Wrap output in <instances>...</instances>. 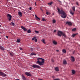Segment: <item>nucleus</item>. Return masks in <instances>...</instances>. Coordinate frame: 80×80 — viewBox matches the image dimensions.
Wrapping results in <instances>:
<instances>
[{
    "instance_id": "obj_1",
    "label": "nucleus",
    "mask_w": 80,
    "mask_h": 80,
    "mask_svg": "<svg viewBox=\"0 0 80 80\" xmlns=\"http://www.w3.org/2000/svg\"><path fill=\"white\" fill-rule=\"evenodd\" d=\"M37 60L38 61L36 62V63L37 64H38L39 65L41 66L44 65V62H45L44 59L38 58H37Z\"/></svg>"
},
{
    "instance_id": "obj_2",
    "label": "nucleus",
    "mask_w": 80,
    "mask_h": 80,
    "mask_svg": "<svg viewBox=\"0 0 80 80\" xmlns=\"http://www.w3.org/2000/svg\"><path fill=\"white\" fill-rule=\"evenodd\" d=\"M57 10L58 11L59 14H61L62 15L61 16L62 18H66V17H67V14L65 11L62 10L61 11L60 9L59 8H58Z\"/></svg>"
},
{
    "instance_id": "obj_3",
    "label": "nucleus",
    "mask_w": 80,
    "mask_h": 80,
    "mask_svg": "<svg viewBox=\"0 0 80 80\" xmlns=\"http://www.w3.org/2000/svg\"><path fill=\"white\" fill-rule=\"evenodd\" d=\"M32 67H33V68H40V66L36 64H33L32 66Z\"/></svg>"
},
{
    "instance_id": "obj_4",
    "label": "nucleus",
    "mask_w": 80,
    "mask_h": 80,
    "mask_svg": "<svg viewBox=\"0 0 80 80\" xmlns=\"http://www.w3.org/2000/svg\"><path fill=\"white\" fill-rule=\"evenodd\" d=\"M63 32L61 31H59L58 32V36H59V37H61V36H62V33Z\"/></svg>"
},
{
    "instance_id": "obj_5",
    "label": "nucleus",
    "mask_w": 80,
    "mask_h": 80,
    "mask_svg": "<svg viewBox=\"0 0 80 80\" xmlns=\"http://www.w3.org/2000/svg\"><path fill=\"white\" fill-rule=\"evenodd\" d=\"M0 75L1 77H5L7 76V75L5 74L4 72L0 71Z\"/></svg>"
},
{
    "instance_id": "obj_6",
    "label": "nucleus",
    "mask_w": 80,
    "mask_h": 80,
    "mask_svg": "<svg viewBox=\"0 0 80 80\" xmlns=\"http://www.w3.org/2000/svg\"><path fill=\"white\" fill-rule=\"evenodd\" d=\"M71 60L72 61V62H75V58H74V57H73V56H71Z\"/></svg>"
},
{
    "instance_id": "obj_7",
    "label": "nucleus",
    "mask_w": 80,
    "mask_h": 80,
    "mask_svg": "<svg viewBox=\"0 0 80 80\" xmlns=\"http://www.w3.org/2000/svg\"><path fill=\"white\" fill-rule=\"evenodd\" d=\"M66 24L67 25H69L70 26H71V25H72V23L71 22H66Z\"/></svg>"
},
{
    "instance_id": "obj_8",
    "label": "nucleus",
    "mask_w": 80,
    "mask_h": 80,
    "mask_svg": "<svg viewBox=\"0 0 80 80\" xmlns=\"http://www.w3.org/2000/svg\"><path fill=\"white\" fill-rule=\"evenodd\" d=\"M0 49L2 51H5V49L3 47L1 46V45H0Z\"/></svg>"
},
{
    "instance_id": "obj_9",
    "label": "nucleus",
    "mask_w": 80,
    "mask_h": 80,
    "mask_svg": "<svg viewBox=\"0 0 80 80\" xmlns=\"http://www.w3.org/2000/svg\"><path fill=\"white\" fill-rule=\"evenodd\" d=\"M21 28L23 29L24 31H27V29L23 26H21Z\"/></svg>"
},
{
    "instance_id": "obj_10",
    "label": "nucleus",
    "mask_w": 80,
    "mask_h": 80,
    "mask_svg": "<svg viewBox=\"0 0 80 80\" xmlns=\"http://www.w3.org/2000/svg\"><path fill=\"white\" fill-rule=\"evenodd\" d=\"M18 14L19 16L20 17H22V12H18Z\"/></svg>"
},
{
    "instance_id": "obj_11",
    "label": "nucleus",
    "mask_w": 80,
    "mask_h": 80,
    "mask_svg": "<svg viewBox=\"0 0 80 80\" xmlns=\"http://www.w3.org/2000/svg\"><path fill=\"white\" fill-rule=\"evenodd\" d=\"M55 70L57 72L58 71H59V68H58V67L55 68Z\"/></svg>"
},
{
    "instance_id": "obj_12",
    "label": "nucleus",
    "mask_w": 80,
    "mask_h": 80,
    "mask_svg": "<svg viewBox=\"0 0 80 80\" xmlns=\"http://www.w3.org/2000/svg\"><path fill=\"white\" fill-rule=\"evenodd\" d=\"M63 64L64 65H67V61L65 60H64L63 61Z\"/></svg>"
},
{
    "instance_id": "obj_13",
    "label": "nucleus",
    "mask_w": 80,
    "mask_h": 80,
    "mask_svg": "<svg viewBox=\"0 0 80 80\" xmlns=\"http://www.w3.org/2000/svg\"><path fill=\"white\" fill-rule=\"evenodd\" d=\"M25 74L27 75L28 76H31V74H30L28 72H26L25 73Z\"/></svg>"
},
{
    "instance_id": "obj_14",
    "label": "nucleus",
    "mask_w": 80,
    "mask_h": 80,
    "mask_svg": "<svg viewBox=\"0 0 80 80\" xmlns=\"http://www.w3.org/2000/svg\"><path fill=\"white\" fill-rule=\"evenodd\" d=\"M62 36H63V37H67L65 33H63V32H62Z\"/></svg>"
},
{
    "instance_id": "obj_15",
    "label": "nucleus",
    "mask_w": 80,
    "mask_h": 80,
    "mask_svg": "<svg viewBox=\"0 0 80 80\" xmlns=\"http://www.w3.org/2000/svg\"><path fill=\"white\" fill-rule=\"evenodd\" d=\"M7 17L8 18H12V17L11 16V15H10L9 14H8L7 15Z\"/></svg>"
},
{
    "instance_id": "obj_16",
    "label": "nucleus",
    "mask_w": 80,
    "mask_h": 80,
    "mask_svg": "<svg viewBox=\"0 0 80 80\" xmlns=\"http://www.w3.org/2000/svg\"><path fill=\"white\" fill-rule=\"evenodd\" d=\"M72 10L74 12H75V7L73 6L72 8Z\"/></svg>"
},
{
    "instance_id": "obj_17",
    "label": "nucleus",
    "mask_w": 80,
    "mask_h": 80,
    "mask_svg": "<svg viewBox=\"0 0 80 80\" xmlns=\"http://www.w3.org/2000/svg\"><path fill=\"white\" fill-rule=\"evenodd\" d=\"M62 52L63 53H65L67 52V51L66 50V49H64L62 50Z\"/></svg>"
},
{
    "instance_id": "obj_18",
    "label": "nucleus",
    "mask_w": 80,
    "mask_h": 80,
    "mask_svg": "<svg viewBox=\"0 0 80 80\" xmlns=\"http://www.w3.org/2000/svg\"><path fill=\"white\" fill-rule=\"evenodd\" d=\"M53 43L54 44V45H57V42L56 41H55V40H54L53 42Z\"/></svg>"
},
{
    "instance_id": "obj_19",
    "label": "nucleus",
    "mask_w": 80,
    "mask_h": 80,
    "mask_svg": "<svg viewBox=\"0 0 80 80\" xmlns=\"http://www.w3.org/2000/svg\"><path fill=\"white\" fill-rule=\"evenodd\" d=\"M10 25H12V26H15V23L13 22H11L10 24Z\"/></svg>"
},
{
    "instance_id": "obj_20",
    "label": "nucleus",
    "mask_w": 80,
    "mask_h": 80,
    "mask_svg": "<svg viewBox=\"0 0 80 80\" xmlns=\"http://www.w3.org/2000/svg\"><path fill=\"white\" fill-rule=\"evenodd\" d=\"M42 42V43H44V44H46V42H45V40H44V39H43L41 40Z\"/></svg>"
},
{
    "instance_id": "obj_21",
    "label": "nucleus",
    "mask_w": 80,
    "mask_h": 80,
    "mask_svg": "<svg viewBox=\"0 0 80 80\" xmlns=\"http://www.w3.org/2000/svg\"><path fill=\"white\" fill-rule=\"evenodd\" d=\"M27 32L28 33H31V30H30V29H29L27 31Z\"/></svg>"
},
{
    "instance_id": "obj_22",
    "label": "nucleus",
    "mask_w": 80,
    "mask_h": 80,
    "mask_svg": "<svg viewBox=\"0 0 80 80\" xmlns=\"http://www.w3.org/2000/svg\"><path fill=\"white\" fill-rule=\"evenodd\" d=\"M16 42L17 43H19L20 42V39H18Z\"/></svg>"
},
{
    "instance_id": "obj_23",
    "label": "nucleus",
    "mask_w": 80,
    "mask_h": 80,
    "mask_svg": "<svg viewBox=\"0 0 80 80\" xmlns=\"http://www.w3.org/2000/svg\"><path fill=\"white\" fill-rule=\"evenodd\" d=\"M30 55H36V54L33 53V52H32L31 54Z\"/></svg>"
},
{
    "instance_id": "obj_24",
    "label": "nucleus",
    "mask_w": 80,
    "mask_h": 80,
    "mask_svg": "<svg viewBox=\"0 0 80 80\" xmlns=\"http://www.w3.org/2000/svg\"><path fill=\"white\" fill-rule=\"evenodd\" d=\"M77 34H78V33L74 34H72V36L73 37H75V36H76Z\"/></svg>"
},
{
    "instance_id": "obj_25",
    "label": "nucleus",
    "mask_w": 80,
    "mask_h": 80,
    "mask_svg": "<svg viewBox=\"0 0 80 80\" xmlns=\"http://www.w3.org/2000/svg\"><path fill=\"white\" fill-rule=\"evenodd\" d=\"M75 73V71L74 70H72V74H74Z\"/></svg>"
},
{
    "instance_id": "obj_26",
    "label": "nucleus",
    "mask_w": 80,
    "mask_h": 80,
    "mask_svg": "<svg viewBox=\"0 0 80 80\" xmlns=\"http://www.w3.org/2000/svg\"><path fill=\"white\" fill-rule=\"evenodd\" d=\"M76 30H77V28H74L72 30V32H75V31H76Z\"/></svg>"
},
{
    "instance_id": "obj_27",
    "label": "nucleus",
    "mask_w": 80,
    "mask_h": 80,
    "mask_svg": "<svg viewBox=\"0 0 80 80\" xmlns=\"http://www.w3.org/2000/svg\"><path fill=\"white\" fill-rule=\"evenodd\" d=\"M22 79L23 80H27V79L25 78V77H24V76H22Z\"/></svg>"
},
{
    "instance_id": "obj_28",
    "label": "nucleus",
    "mask_w": 80,
    "mask_h": 80,
    "mask_svg": "<svg viewBox=\"0 0 80 80\" xmlns=\"http://www.w3.org/2000/svg\"><path fill=\"white\" fill-rule=\"evenodd\" d=\"M36 20H38V21H39V20H40V18H38V17H37L36 18Z\"/></svg>"
},
{
    "instance_id": "obj_29",
    "label": "nucleus",
    "mask_w": 80,
    "mask_h": 80,
    "mask_svg": "<svg viewBox=\"0 0 80 80\" xmlns=\"http://www.w3.org/2000/svg\"><path fill=\"white\" fill-rule=\"evenodd\" d=\"M37 38V37H34L33 38H32V40H34L35 39H36Z\"/></svg>"
},
{
    "instance_id": "obj_30",
    "label": "nucleus",
    "mask_w": 80,
    "mask_h": 80,
    "mask_svg": "<svg viewBox=\"0 0 80 80\" xmlns=\"http://www.w3.org/2000/svg\"><path fill=\"white\" fill-rule=\"evenodd\" d=\"M70 13L72 15H74V12H72V11H71L70 12Z\"/></svg>"
},
{
    "instance_id": "obj_31",
    "label": "nucleus",
    "mask_w": 80,
    "mask_h": 80,
    "mask_svg": "<svg viewBox=\"0 0 80 80\" xmlns=\"http://www.w3.org/2000/svg\"><path fill=\"white\" fill-rule=\"evenodd\" d=\"M52 22L53 23H56V20H55V19H53L52 20Z\"/></svg>"
},
{
    "instance_id": "obj_32",
    "label": "nucleus",
    "mask_w": 80,
    "mask_h": 80,
    "mask_svg": "<svg viewBox=\"0 0 80 80\" xmlns=\"http://www.w3.org/2000/svg\"><path fill=\"white\" fill-rule=\"evenodd\" d=\"M35 32H36V33H39V32L37 30L35 31Z\"/></svg>"
},
{
    "instance_id": "obj_33",
    "label": "nucleus",
    "mask_w": 80,
    "mask_h": 80,
    "mask_svg": "<svg viewBox=\"0 0 80 80\" xmlns=\"http://www.w3.org/2000/svg\"><path fill=\"white\" fill-rule=\"evenodd\" d=\"M8 19L9 21H10V20H11L12 19V18H8Z\"/></svg>"
},
{
    "instance_id": "obj_34",
    "label": "nucleus",
    "mask_w": 80,
    "mask_h": 80,
    "mask_svg": "<svg viewBox=\"0 0 80 80\" xmlns=\"http://www.w3.org/2000/svg\"><path fill=\"white\" fill-rule=\"evenodd\" d=\"M76 5H78V6H79V4H78V2H76Z\"/></svg>"
},
{
    "instance_id": "obj_35",
    "label": "nucleus",
    "mask_w": 80,
    "mask_h": 80,
    "mask_svg": "<svg viewBox=\"0 0 80 80\" xmlns=\"http://www.w3.org/2000/svg\"><path fill=\"white\" fill-rule=\"evenodd\" d=\"M9 53L10 55H11V56H13V54L11 52H10Z\"/></svg>"
},
{
    "instance_id": "obj_36",
    "label": "nucleus",
    "mask_w": 80,
    "mask_h": 80,
    "mask_svg": "<svg viewBox=\"0 0 80 80\" xmlns=\"http://www.w3.org/2000/svg\"><path fill=\"white\" fill-rule=\"evenodd\" d=\"M42 21H45V19L44 18H42Z\"/></svg>"
},
{
    "instance_id": "obj_37",
    "label": "nucleus",
    "mask_w": 80,
    "mask_h": 80,
    "mask_svg": "<svg viewBox=\"0 0 80 80\" xmlns=\"http://www.w3.org/2000/svg\"><path fill=\"white\" fill-rule=\"evenodd\" d=\"M46 15H49V12H46Z\"/></svg>"
},
{
    "instance_id": "obj_38",
    "label": "nucleus",
    "mask_w": 80,
    "mask_h": 80,
    "mask_svg": "<svg viewBox=\"0 0 80 80\" xmlns=\"http://www.w3.org/2000/svg\"><path fill=\"white\" fill-rule=\"evenodd\" d=\"M34 41L36 42H37V41H38L37 39H35L34 40Z\"/></svg>"
},
{
    "instance_id": "obj_39",
    "label": "nucleus",
    "mask_w": 80,
    "mask_h": 80,
    "mask_svg": "<svg viewBox=\"0 0 80 80\" xmlns=\"http://www.w3.org/2000/svg\"><path fill=\"white\" fill-rule=\"evenodd\" d=\"M31 52H32V51H33V48H31Z\"/></svg>"
},
{
    "instance_id": "obj_40",
    "label": "nucleus",
    "mask_w": 80,
    "mask_h": 80,
    "mask_svg": "<svg viewBox=\"0 0 80 80\" xmlns=\"http://www.w3.org/2000/svg\"><path fill=\"white\" fill-rule=\"evenodd\" d=\"M75 51H74L73 52V54H75Z\"/></svg>"
},
{
    "instance_id": "obj_41",
    "label": "nucleus",
    "mask_w": 80,
    "mask_h": 80,
    "mask_svg": "<svg viewBox=\"0 0 80 80\" xmlns=\"http://www.w3.org/2000/svg\"><path fill=\"white\" fill-rule=\"evenodd\" d=\"M54 80H60V79H54Z\"/></svg>"
},
{
    "instance_id": "obj_42",
    "label": "nucleus",
    "mask_w": 80,
    "mask_h": 80,
    "mask_svg": "<svg viewBox=\"0 0 80 80\" xmlns=\"http://www.w3.org/2000/svg\"><path fill=\"white\" fill-rule=\"evenodd\" d=\"M52 3H53V2H50V5H52Z\"/></svg>"
},
{
    "instance_id": "obj_43",
    "label": "nucleus",
    "mask_w": 80,
    "mask_h": 80,
    "mask_svg": "<svg viewBox=\"0 0 80 80\" xmlns=\"http://www.w3.org/2000/svg\"><path fill=\"white\" fill-rule=\"evenodd\" d=\"M29 10H32V7H30V8H29Z\"/></svg>"
},
{
    "instance_id": "obj_44",
    "label": "nucleus",
    "mask_w": 80,
    "mask_h": 80,
    "mask_svg": "<svg viewBox=\"0 0 80 80\" xmlns=\"http://www.w3.org/2000/svg\"><path fill=\"white\" fill-rule=\"evenodd\" d=\"M35 18H37V15L35 14Z\"/></svg>"
},
{
    "instance_id": "obj_45",
    "label": "nucleus",
    "mask_w": 80,
    "mask_h": 80,
    "mask_svg": "<svg viewBox=\"0 0 80 80\" xmlns=\"http://www.w3.org/2000/svg\"><path fill=\"white\" fill-rule=\"evenodd\" d=\"M56 32H57V30H55L54 31V33H55Z\"/></svg>"
},
{
    "instance_id": "obj_46",
    "label": "nucleus",
    "mask_w": 80,
    "mask_h": 80,
    "mask_svg": "<svg viewBox=\"0 0 80 80\" xmlns=\"http://www.w3.org/2000/svg\"><path fill=\"white\" fill-rule=\"evenodd\" d=\"M52 62H54V61H53V59H52Z\"/></svg>"
},
{
    "instance_id": "obj_47",
    "label": "nucleus",
    "mask_w": 80,
    "mask_h": 80,
    "mask_svg": "<svg viewBox=\"0 0 80 80\" xmlns=\"http://www.w3.org/2000/svg\"><path fill=\"white\" fill-rule=\"evenodd\" d=\"M6 38H8V36H6Z\"/></svg>"
},
{
    "instance_id": "obj_48",
    "label": "nucleus",
    "mask_w": 80,
    "mask_h": 80,
    "mask_svg": "<svg viewBox=\"0 0 80 80\" xmlns=\"http://www.w3.org/2000/svg\"><path fill=\"white\" fill-rule=\"evenodd\" d=\"M48 5H49V6H50V2L48 3Z\"/></svg>"
},
{
    "instance_id": "obj_49",
    "label": "nucleus",
    "mask_w": 80,
    "mask_h": 80,
    "mask_svg": "<svg viewBox=\"0 0 80 80\" xmlns=\"http://www.w3.org/2000/svg\"><path fill=\"white\" fill-rule=\"evenodd\" d=\"M20 50H22V48H20Z\"/></svg>"
},
{
    "instance_id": "obj_50",
    "label": "nucleus",
    "mask_w": 80,
    "mask_h": 80,
    "mask_svg": "<svg viewBox=\"0 0 80 80\" xmlns=\"http://www.w3.org/2000/svg\"><path fill=\"white\" fill-rule=\"evenodd\" d=\"M35 6H37V4L36 3V2H35Z\"/></svg>"
},
{
    "instance_id": "obj_51",
    "label": "nucleus",
    "mask_w": 80,
    "mask_h": 80,
    "mask_svg": "<svg viewBox=\"0 0 80 80\" xmlns=\"http://www.w3.org/2000/svg\"><path fill=\"white\" fill-rule=\"evenodd\" d=\"M59 2H60V3H62V2H61L60 1H59Z\"/></svg>"
},
{
    "instance_id": "obj_52",
    "label": "nucleus",
    "mask_w": 80,
    "mask_h": 80,
    "mask_svg": "<svg viewBox=\"0 0 80 80\" xmlns=\"http://www.w3.org/2000/svg\"><path fill=\"white\" fill-rule=\"evenodd\" d=\"M56 52H59V50H57Z\"/></svg>"
},
{
    "instance_id": "obj_53",
    "label": "nucleus",
    "mask_w": 80,
    "mask_h": 80,
    "mask_svg": "<svg viewBox=\"0 0 80 80\" xmlns=\"http://www.w3.org/2000/svg\"><path fill=\"white\" fill-rule=\"evenodd\" d=\"M38 80H42V79H39Z\"/></svg>"
},
{
    "instance_id": "obj_54",
    "label": "nucleus",
    "mask_w": 80,
    "mask_h": 80,
    "mask_svg": "<svg viewBox=\"0 0 80 80\" xmlns=\"http://www.w3.org/2000/svg\"><path fill=\"white\" fill-rule=\"evenodd\" d=\"M0 33H2V32L0 31Z\"/></svg>"
},
{
    "instance_id": "obj_55",
    "label": "nucleus",
    "mask_w": 80,
    "mask_h": 80,
    "mask_svg": "<svg viewBox=\"0 0 80 80\" xmlns=\"http://www.w3.org/2000/svg\"><path fill=\"white\" fill-rule=\"evenodd\" d=\"M54 76H53L52 77V78H54Z\"/></svg>"
},
{
    "instance_id": "obj_56",
    "label": "nucleus",
    "mask_w": 80,
    "mask_h": 80,
    "mask_svg": "<svg viewBox=\"0 0 80 80\" xmlns=\"http://www.w3.org/2000/svg\"><path fill=\"white\" fill-rule=\"evenodd\" d=\"M1 27V25L0 24V27Z\"/></svg>"
},
{
    "instance_id": "obj_57",
    "label": "nucleus",
    "mask_w": 80,
    "mask_h": 80,
    "mask_svg": "<svg viewBox=\"0 0 80 80\" xmlns=\"http://www.w3.org/2000/svg\"><path fill=\"white\" fill-rule=\"evenodd\" d=\"M53 15H54V14L53 13Z\"/></svg>"
}]
</instances>
